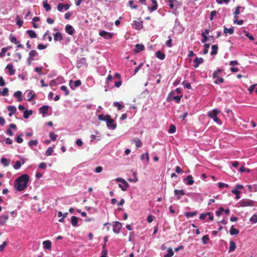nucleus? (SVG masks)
Masks as SVG:
<instances>
[{
  "label": "nucleus",
  "instance_id": "obj_1",
  "mask_svg": "<svg viewBox=\"0 0 257 257\" xmlns=\"http://www.w3.org/2000/svg\"><path fill=\"white\" fill-rule=\"evenodd\" d=\"M29 179L27 174L21 175L15 181V188L19 191H23L27 187Z\"/></svg>",
  "mask_w": 257,
  "mask_h": 257
},
{
  "label": "nucleus",
  "instance_id": "obj_2",
  "mask_svg": "<svg viewBox=\"0 0 257 257\" xmlns=\"http://www.w3.org/2000/svg\"><path fill=\"white\" fill-rule=\"evenodd\" d=\"M98 118L100 120L105 121L107 126L108 127L115 128L116 127V124L114 123V119L111 118L109 114H99L98 116Z\"/></svg>",
  "mask_w": 257,
  "mask_h": 257
},
{
  "label": "nucleus",
  "instance_id": "obj_3",
  "mask_svg": "<svg viewBox=\"0 0 257 257\" xmlns=\"http://www.w3.org/2000/svg\"><path fill=\"white\" fill-rule=\"evenodd\" d=\"M223 71L222 69H217L212 74V78L215 80L214 83L217 84H220L224 82V79L219 76V74Z\"/></svg>",
  "mask_w": 257,
  "mask_h": 257
},
{
  "label": "nucleus",
  "instance_id": "obj_4",
  "mask_svg": "<svg viewBox=\"0 0 257 257\" xmlns=\"http://www.w3.org/2000/svg\"><path fill=\"white\" fill-rule=\"evenodd\" d=\"M219 111L216 109H213L212 110L208 112V115L209 117L212 118L213 120L218 124H221V121L219 119L217 115L219 113Z\"/></svg>",
  "mask_w": 257,
  "mask_h": 257
},
{
  "label": "nucleus",
  "instance_id": "obj_5",
  "mask_svg": "<svg viewBox=\"0 0 257 257\" xmlns=\"http://www.w3.org/2000/svg\"><path fill=\"white\" fill-rule=\"evenodd\" d=\"M254 201L248 199H243L238 202V206L242 207L252 206L254 205Z\"/></svg>",
  "mask_w": 257,
  "mask_h": 257
},
{
  "label": "nucleus",
  "instance_id": "obj_6",
  "mask_svg": "<svg viewBox=\"0 0 257 257\" xmlns=\"http://www.w3.org/2000/svg\"><path fill=\"white\" fill-rule=\"evenodd\" d=\"M115 181L121 183V184H118V186L122 191H125L126 190L129 185L124 179L121 178H117L115 179Z\"/></svg>",
  "mask_w": 257,
  "mask_h": 257
},
{
  "label": "nucleus",
  "instance_id": "obj_7",
  "mask_svg": "<svg viewBox=\"0 0 257 257\" xmlns=\"http://www.w3.org/2000/svg\"><path fill=\"white\" fill-rule=\"evenodd\" d=\"M143 22L139 20H136L133 22L132 27L136 30H141L143 28Z\"/></svg>",
  "mask_w": 257,
  "mask_h": 257
},
{
  "label": "nucleus",
  "instance_id": "obj_8",
  "mask_svg": "<svg viewBox=\"0 0 257 257\" xmlns=\"http://www.w3.org/2000/svg\"><path fill=\"white\" fill-rule=\"evenodd\" d=\"M172 94H173V93L172 92H171L169 95L168 96V97H167V100L168 101H172V100H175L176 102L177 103H179L180 101V100L181 99V98L182 97V95H181V96H173V98H171V96Z\"/></svg>",
  "mask_w": 257,
  "mask_h": 257
},
{
  "label": "nucleus",
  "instance_id": "obj_9",
  "mask_svg": "<svg viewBox=\"0 0 257 257\" xmlns=\"http://www.w3.org/2000/svg\"><path fill=\"white\" fill-rule=\"evenodd\" d=\"M122 227L121 224L118 221H115L113 224V231L115 233H118Z\"/></svg>",
  "mask_w": 257,
  "mask_h": 257
},
{
  "label": "nucleus",
  "instance_id": "obj_10",
  "mask_svg": "<svg viewBox=\"0 0 257 257\" xmlns=\"http://www.w3.org/2000/svg\"><path fill=\"white\" fill-rule=\"evenodd\" d=\"M99 35L105 39H110L112 37L113 34L105 31H101L99 32Z\"/></svg>",
  "mask_w": 257,
  "mask_h": 257
},
{
  "label": "nucleus",
  "instance_id": "obj_11",
  "mask_svg": "<svg viewBox=\"0 0 257 257\" xmlns=\"http://www.w3.org/2000/svg\"><path fill=\"white\" fill-rule=\"evenodd\" d=\"M135 47L136 48L133 50L135 53H140L141 51H142L145 49L144 45L142 44H138L136 45Z\"/></svg>",
  "mask_w": 257,
  "mask_h": 257
},
{
  "label": "nucleus",
  "instance_id": "obj_12",
  "mask_svg": "<svg viewBox=\"0 0 257 257\" xmlns=\"http://www.w3.org/2000/svg\"><path fill=\"white\" fill-rule=\"evenodd\" d=\"M72 83L73 81L70 80L69 81V85L72 89H74L76 87H78L81 85V81L80 80H77L74 81V86H72Z\"/></svg>",
  "mask_w": 257,
  "mask_h": 257
},
{
  "label": "nucleus",
  "instance_id": "obj_13",
  "mask_svg": "<svg viewBox=\"0 0 257 257\" xmlns=\"http://www.w3.org/2000/svg\"><path fill=\"white\" fill-rule=\"evenodd\" d=\"M90 141L93 142L95 141H99L101 138V136L99 135V133L97 132H95V135H91L90 136Z\"/></svg>",
  "mask_w": 257,
  "mask_h": 257
},
{
  "label": "nucleus",
  "instance_id": "obj_14",
  "mask_svg": "<svg viewBox=\"0 0 257 257\" xmlns=\"http://www.w3.org/2000/svg\"><path fill=\"white\" fill-rule=\"evenodd\" d=\"M174 194L176 196L177 199H181V196H183L185 195V192L183 190H175Z\"/></svg>",
  "mask_w": 257,
  "mask_h": 257
},
{
  "label": "nucleus",
  "instance_id": "obj_15",
  "mask_svg": "<svg viewBox=\"0 0 257 257\" xmlns=\"http://www.w3.org/2000/svg\"><path fill=\"white\" fill-rule=\"evenodd\" d=\"M65 30L66 33H67L68 34L70 35H73L75 31L73 27L70 25H67L66 26Z\"/></svg>",
  "mask_w": 257,
  "mask_h": 257
},
{
  "label": "nucleus",
  "instance_id": "obj_16",
  "mask_svg": "<svg viewBox=\"0 0 257 257\" xmlns=\"http://www.w3.org/2000/svg\"><path fill=\"white\" fill-rule=\"evenodd\" d=\"M203 62V59L202 58H196L194 60V67L197 68L199 65Z\"/></svg>",
  "mask_w": 257,
  "mask_h": 257
},
{
  "label": "nucleus",
  "instance_id": "obj_17",
  "mask_svg": "<svg viewBox=\"0 0 257 257\" xmlns=\"http://www.w3.org/2000/svg\"><path fill=\"white\" fill-rule=\"evenodd\" d=\"M9 218L8 215H2L0 216V225H4Z\"/></svg>",
  "mask_w": 257,
  "mask_h": 257
},
{
  "label": "nucleus",
  "instance_id": "obj_18",
  "mask_svg": "<svg viewBox=\"0 0 257 257\" xmlns=\"http://www.w3.org/2000/svg\"><path fill=\"white\" fill-rule=\"evenodd\" d=\"M44 248L46 249L50 250L51 249L52 243L50 240H45L43 242Z\"/></svg>",
  "mask_w": 257,
  "mask_h": 257
},
{
  "label": "nucleus",
  "instance_id": "obj_19",
  "mask_svg": "<svg viewBox=\"0 0 257 257\" xmlns=\"http://www.w3.org/2000/svg\"><path fill=\"white\" fill-rule=\"evenodd\" d=\"M49 106L43 105L39 108V112L42 114H46L48 113Z\"/></svg>",
  "mask_w": 257,
  "mask_h": 257
},
{
  "label": "nucleus",
  "instance_id": "obj_20",
  "mask_svg": "<svg viewBox=\"0 0 257 257\" xmlns=\"http://www.w3.org/2000/svg\"><path fill=\"white\" fill-rule=\"evenodd\" d=\"M6 68L9 71V74L10 75H13L15 74V70L13 69V65L12 64H8Z\"/></svg>",
  "mask_w": 257,
  "mask_h": 257
},
{
  "label": "nucleus",
  "instance_id": "obj_21",
  "mask_svg": "<svg viewBox=\"0 0 257 257\" xmlns=\"http://www.w3.org/2000/svg\"><path fill=\"white\" fill-rule=\"evenodd\" d=\"M8 110L10 111V112L9 114V115L10 116H12L14 114H15L17 111V108L14 106H9L8 107Z\"/></svg>",
  "mask_w": 257,
  "mask_h": 257
},
{
  "label": "nucleus",
  "instance_id": "obj_22",
  "mask_svg": "<svg viewBox=\"0 0 257 257\" xmlns=\"http://www.w3.org/2000/svg\"><path fill=\"white\" fill-rule=\"evenodd\" d=\"M156 56L160 60H164L165 58V54L161 51H158L156 52Z\"/></svg>",
  "mask_w": 257,
  "mask_h": 257
},
{
  "label": "nucleus",
  "instance_id": "obj_23",
  "mask_svg": "<svg viewBox=\"0 0 257 257\" xmlns=\"http://www.w3.org/2000/svg\"><path fill=\"white\" fill-rule=\"evenodd\" d=\"M36 95L32 91H30L27 94L28 101H31L36 97Z\"/></svg>",
  "mask_w": 257,
  "mask_h": 257
},
{
  "label": "nucleus",
  "instance_id": "obj_24",
  "mask_svg": "<svg viewBox=\"0 0 257 257\" xmlns=\"http://www.w3.org/2000/svg\"><path fill=\"white\" fill-rule=\"evenodd\" d=\"M62 39V36L60 32H57L54 34V40L55 41H61Z\"/></svg>",
  "mask_w": 257,
  "mask_h": 257
},
{
  "label": "nucleus",
  "instance_id": "obj_25",
  "mask_svg": "<svg viewBox=\"0 0 257 257\" xmlns=\"http://www.w3.org/2000/svg\"><path fill=\"white\" fill-rule=\"evenodd\" d=\"M223 32L225 35L229 34L230 35L233 34L234 33V28L233 27L228 29L224 27Z\"/></svg>",
  "mask_w": 257,
  "mask_h": 257
},
{
  "label": "nucleus",
  "instance_id": "obj_26",
  "mask_svg": "<svg viewBox=\"0 0 257 257\" xmlns=\"http://www.w3.org/2000/svg\"><path fill=\"white\" fill-rule=\"evenodd\" d=\"M187 180L186 184L188 185H191L194 183V180L191 175H188L186 179Z\"/></svg>",
  "mask_w": 257,
  "mask_h": 257
},
{
  "label": "nucleus",
  "instance_id": "obj_27",
  "mask_svg": "<svg viewBox=\"0 0 257 257\" xmlns=\"http://www.w3.org/2000/svg\"><path fill=\"white\" fill-rule=\"evenodd\" d=\"M14 96L18 99V101H21L22 100V93L21 91H18L14 93Z\"/></svg>",
  "mask_w": 257,
  "mask_h": 257
},
{
  "label": "nucleus",
  "instance_id": "obj_28",
  "mask_svg": "<svg viewBox=\"0 0 257 257\" xmlns=\"http://www.w3.org/2000/svg\"><path fill=\"white\" fill-rule=\"evenodd\" d=\"M241 8L242 9V10H244V8L243 7H241L240 6H237L236 8H235V11L233 13V17H234V18H238V15L239 14L240 12H239V9Z\"/></svg>",
  "mask_w": 257,
  "mask_h": 257
},
{
  "label": "nucleus",
  "instance_id": "obj_29",
  "mask_svg": "<svg viewBox=\"0 0 257 257\" xmlns=\"http://www.w3.org/2000/svg\"><path fill=\"white\" fill-rule=\"evenodd\" d=\"M229 244H230V246L229 248L228 251H229V252H231L235 250V249L236 248V244L233 241H230L229 242Z\"/></svg>",
  "mask_w": 257,
  "mask_h": 257
},
{
  "label": "nucleus",
  "instance_id": "obj_30",
  "mask_svg": "<svg viewBox=\"0 0 257 257\" xmlns=\"http://www.w3.org/2000/svg\"><path fill=\"white\" fill-rule=\"evenodd\" d=\"M27 33L28 34L29 36L31 38H36L37 36L36 33L33 30H28L27 31Z\"/></svg>",
  "mask_w": 257,
  "mask_h": 257
},
{
  "label": "nucleus",
  "instance_id": "obj_31",
  "mask_svg": "<svg viewBox=\"0 0 257 257\" xmlns=\"http://www.w3.org/2000/svg\"><path fill=\"white\" fill-rule=\"evenodd\" d=\"M43 5L46 11L48 12L51 10V6L47 3V0H44L43 2Z\"/></svg>",
  "mask_w": 257,
  "mask_h": 257
},
{
  "label": "nucleus",
  "instance_id": "obj_32",
  "mask_svg": "<svg viewBox=\"0 0 257 257\" xmlns=\"http://www.w3.org/2000/svg\"><path fill=\"white\" fill-rule=\"evenodd\" d=\"M212 51L210 54L211 55H216L217 53L218 46L216 45H213L211 46Z\"/></svg>",
  "mask_w": 257,
  "mask_h": 257
},
{
  "label": "nucleus",
  "instance_id": "obj_33",
  "mask_svg": "<svg viewBox=\"0 0 257 257\" xmlns=\"http://www.w3.org/2000/svg\"><path fill=\"white\" fill-rule=\"evenodd\" d=\"M231 235H236L239 233L238 230L235 229L233 225H232L229 230Z\"/></svg>",
  "mask_w": 257,
  "mask_h": 257
},
{
  "label": "nucleus",
  "instance_id": "obj_34",
  "mask_svg": "<svg viewBox=\"0 0 257 257\" xmlns=\"http://www.w3.org/2000/svg\"><path fill=\"white\" fill-rule=\"evenodd\" d=\"M196 214H197L196 211L188 212L185 213V215L187 218H190V217H193L195 216L196 215Z\"/></svg>",
  "mask_w": 257,
  "mask_h": 257
},
{
  "label": "nucleus",
  "instance_id": "obj_35",
  "mask_svg": "<svg viewBox=\"0 0 257 257\" xmlns=\"http://www.w3.org/2000/svg\"><path fill=\"white\" fill-rule=\"evenodd\" d=\"M77 221H78L77 217H76V216H74L72 217L71 222V224L73 226L75 227L77 225Z\"/></svg>",
  "mask_w": 257,
  "mask_h": 257
},
{
  "label": "nucleus",
  "instance_id": "obj_36",
  "mask_svg": "<svg viewBox=\"0 0 257 257\" xmlns=\"http://www.w3.org/2000/svg\"><path fill=\"white\" fill-rule=\"evenodd\" d=\"M174 255V252L171 247L168 248V253H166L164 257H172Z\"/></svg>",
  "mask_w": 257,
  "mask_h": 257
},
{
  "label": "nucleus",
  "instance_id": "obj_37",
  "mask_svg": "<svg viewBox=\"0 0 257 257\" xmlns=\"http://www.w3.org/2000/svg\"><path fill=\"white\" fill-rule=\"evenodd\" d=\"M1 162L5 167H7L9 166L10 161L9 160H8L5 158H2L1 160Z\"/></svg>",
  "mask_w": 257,
  "mask_h": 257
},
{
  "label": "nucleus",
  "instance_id": "obj_38",
  "mask_svg": "<svg viewBox=\"0 0 257 257\" xmlns=\"http://www.w3.org/2000/svg\"><path fill=\"white\" fill-rule=\"evenodd\" d=\"M231 192L236 195L235 199L238 200L240 198V191L239 190H236V189H232L231 190Z\"/></svg>",
  "mask_w": 257,
  "mask_h": 257
},
{
  "label": "nucleus",
  "instance_id": "obj_39",
  "mask_svg": "<svg viewBox=\"0 0 257 257\" xmlns=\"http://www.w3.org/2000/svg\"><path fill=\"white\" fill-rule=\"evenodd\" d=\"M33 113L32 110H26L24 112L23 116L25 118H28Z\"/></svg>",
  "mask_w": 257,
  "mask_h": 257
},
{
  "label": "nucleus",
  "instance_id": "obj_40",
  "mask_svg": "<svg viewBox=\"0 0 257 257\" xmlns=\"http://www.w3.org/2000/svg\"><path fill=\"white\" fill-rule=\"evenodd\" d=\"M113 105L114 106L117 107L118 110H121L124 107V105L120 104L118 102H114Z\"/></svg>",
  "mask_w": 257,
  "mask_h": 257
},
{
  "label": "nucleus",
  "instance_id": "obj_41",
  "mask_svg": "<svg viewBox=\"0 0 257 257\" xmlns=\"http://www.w3.org/2000/svg\"><path fill=\"white\" fill-rule=\"evenodd\" d=\"M202 240L204 244H207L209 240V236L208 235H204L202 238Z\"/></svg>",
  "mask_w": 257,
  "mask_h": 257
},
{
  "label": "nucleus",
  "instance_id": "obj_42",
  "mask_svg": "<svg viewBox=\"0 0 257 257\" xmlns=\"http://www.w3.org/2000/svg\"><path fill=\"white\" fill-rule=\"evenodd\" d=\"M17 25L19 26V28H21L23 24V21L20 19V18L17 16Z\"/></svg>",
  "mask_w": 257,
  "mask_h": 257
},
{
  "label": "nucleus",
  "instance_id": "obj_43",
  "mask_svg": "<svg viewBox=\"0 0 257 257\" xmlns=\"http://www.w3.org/2000/svg\"><path fill=\"white\" fill-rule=\"evenodd\" d=\"M53 150L52 147H49L46 151L45 155L47 156H50L52 155Z\"/></svg>",
  "mask_w": 257,
  "mask_h": 257
},
{
  "label": "nucleus",
  "instance_id": "obj_44",
  "mask_svg": "<svg viewBox=\"0 0 257 257\" xmlns=\"http://www.w3.org/2000/svg\"><path fill=\"white\" fill-rule=\"evenodd\" d=\"M182 85L185 88H187L188 89H191V85L190 83L187 82L186 81H183L182 82Z\"/></svg>",
  "mask_w": 257,
  "mask_h": 257
},
{
  "label": "nucleus",
  "instance_id": "obj_45",
  "mask_svg": "<svg viewBox=\"0 0 257 257\" xmlns=\"http://www.w3.org/2000/svg\"><path fill=\"white\" fill-rule=\"evenodd\" d=\"M141 160H144L145 159H146L147 160V162H148L149 161V154L148 153H146L145 154H143L141 155Z\"/></svg>",
  "mask_w": 257,
  "mask_h": 257
},
{
  "label": "nucleus",
  "instance_id": "obj_46",
  "mask_svg": "<svg viewBox=\"0 0 257 257\" xmlns=\"http://www.w3.org/2000/svg\"><path fill=\"white\" fill-rule=\"evenodd\" d=\"M204 46V49L203 50V54L205 55L208 53V49L210 47V45L209 44H205Z\"/></svg>",
  "mask_w": 257,
  "mask_h": 257
},
{
  "label": "nucleus",
  "instance_id": "obj_47",
  "mask_svg": "<svg viewBox=\"0 0 257 257\" xmlns=\"http://www.w3.org/2000/svg\"><path fill=\"white\" fill-rule=\"evenodd\" d=\"M244 33L245 34V35L246 37H247L250 40H253L254 37L253 36H252L250 33H249L248 32L244 31Z\"/></svg>",
  "mask_w": 257,
  "mask_h": 257
},
{
  "label": "nucleus",
  "instance_id": "obj_48",
  "mask_svg": "<svg viewBox=\"0 0 257 257\" xmlns=\"http://www.w3.org/2000/svg\"><path fill=\"white\" fill-rule=\"evenodd\" d=\"M61 90L65 92V95H68L69 94V90L67 89V87L64 85L61 87Z\"/></svg>",
  "mask_w": 257,
  "mask_h": 257
},
{
  "label": "nucleus",
  "instance_id": "obj_49",
  "mask_svg": "<svg viewBox=\"0 0 257 257\" xmlns=\"http://www.w3.org/2000/svg\"><path fill=\"white\" fill-rule=\"evenodd\" d=\"M217 12L216 11H212L210 12V20L212 21L214 18V17L216 15Z\"/></svg>",
  "mask_w": 257,
  "mask_h": 257
},
{
  "label": "nucleus",
  "instance_id": "obj_50",
  "mask_svg": "<svg viewBox=\"0 0 257 257\" xmlns=\"http://www.w3.org/2000/svg\"><path fill=\"white\" fill-rule=\"evenodd\" d=\"M9 89L8 88L5 87L3 89V91L1 92V94L3 96H7L8 94Z\"/></svg>",
  "mask_w": 257,
  "mask_h": 257
},
{
  "label": "nucleus",
  "instance_id": "obj_51",
  "mask_svg": "<svg viewBox=\"0 0 257 257\" xmlns=\"http://www.w3.org/2000/svg\"><path fill=\"white\" fill-rule=\"evenodd\" d=\"M10 40L12 43L17 44V43H18V41H17V39L15 36L11 35L10 36Z\"/></svg>",
  "mask_w": 257,
  "mask_h": 257
},
{
  "label": "nucleus",
  "instance_id": "obj_52",
  "mask_svg": "<svg viewBox=\"0 0 257 257\" xmlns=\"http://www.w3.org/2000/svg\"><path fill=\"white\" fill-rule=\"evenodd\" d=\"M28 144L30 147H32L33 146H36L38 144V141L36 140H31L29 142Z\"/></svg>",
  "mask_w": 257,
  "mask_h": 257
},
{
  "label": "nucleus",
  "instance_id": "obj_53",
  "mask_svg": "<svg viewBox=\"0 0 257 257\" xmlns=\"http://www.w3.org/2000/svg\"><path fill=\"white\" fill-rule=\"evenodd\" d=\"M168 40H167L166 42V44L167 46H168L169 47H172V39L171 38V37L169 36L168 37Z\"/></svg>",
  "mask_w": 257,
  "mask_h": 257
},
{
  "label": "nucleus",
  "instance_id": "obj_54",
  "mask_svg": "<svg viewBox=\"0 0 257 257\" xmlns=\"http://www.w3.org/2000/svg\"><path fill=\"white\" fill-rule=\"evenodd\" d=\"M218 186L219 188L221 189L224 187H228L229 185L227 184H225L224 183L219 182L218 183Z\"/></svg>",
  "mask_w": 257,
  "mask_h": 257
},
{
  "label": "nucleus",
  "instance_id": "obj_55",
  "mask_svg": "<svg viewBox=\"0 0 257 257\" xmlns=\"http://www.w3.org/2000/svg\"><path fill=\"white\" fill-rule=\"evenodd\" d=\"M249 220L252 223H256L257 222V216L256 215H253L249 219Z\"/></svg>",
  "mask_w": 257,
  "mask_h": 257
},
{
  "label": "nucleus",
  "instance_id": "obj_56",
  "mask_svg": "<svg viewBox=\"0 0 257 257\" xmlns=\"http://www.w3.org/2000/svg\"><path fill=\"white\" fill-rule=\"evenodd\" d=\"M38 54V53L36 50H31L29 54V55L31 57H34Z\"/></svg>",
  "mask_w": 257,
  "mask_h": 257
},
{
  "label": "nucleus",
  "instance_id": "obj_57",
  "mask_svg": "<svg viewBox=\"0 0 257 257\" xmlns=\"http://www.w3.org/2000/svg\"><path fill=\"white\" fill-rule=\"evenodd\" d=\"M49 137L52 141H55L57 138V135H56L53 133H50L49 135Z\"/></svg>",
  "mask_w": 257,
  "mask_h": 257
},
{
  "label": "nucleus",
  "instance_id": "obj_58",
  "mask_svg": "<svg viewBox=\"0 0 257 257\" xmlns=\"http://www.w3.org/2000/svg\"><path fill=\"white\" fill-rule=\"evenodd\" d=\"M201 35L203 37V39L201 40V42L203 43H205V42L208 40V37L207 35H205V34H201Z\"/></svg>",
  "mask_w": 257,
  "mask_h": 257
},
{
  "label": "nucleus",
  "instance_id": "obj_59",
  "mask_svg": "<svg viewBox=\"0 0 257 257\" xmlns=\"http://www.w3.org/2000/svg\"><path fill=\"white\" fill-rule=\"evenodd\" d=\"M129 6L134 9H136L138 8L137 5H134V1H130L128 2Z\"/></svg>",
  "mask_w": 257,
  "mask_h": 257
},
{
  "label": "nucleus",
  "instance_id": "obj_60",
  "mask_svg": "<svg viewBox=\"0 0 257 257\" xmlns=\"http://www.w3.org/2000/svg\"><path fill=\"white\" fill-rule=\"evenodd\" d=\"M233 22L234 23H236L239 25H241L243 23V21L242 20H238L237 18H234Z\"/></svg>",
  "mask_w": 257,
  "mask_h": 257
},
{
  "label": "nucleus",
  "instance_id": "obj_61",
  "mask_svg": "<svg viewBox=\"0 0 257 257\" xmlns=\"http://www.w3.org/2000/svg\"><path fill=\"white\" fill-rule=\"evenodd\" d=\"M63 6H64V4H62V3L59 4L57 6V10L59 12H62L63 11V9H64Z\"/></svg>",
  "mask_w": 257,
  "mask_h": 257
},
{
  "label": "nucleus",
  "instance_id": "obj_62",
  "mask_svg": "<svg viewBox=\"0 0 257 257\" xmlns=\"http://www.w3.org/2000/svg\"><path fill=\"white\" fill-rule=\"evenodd\" d=\"M143 66V64L142 63H140L135 69V74H136L142 68Z\"/></svg>",
  "mask_w": 257,
  "mask_h": 257
},
{
  "label": "nucleus",
  "instance_id": "obj_63",
  "mask_svg": "<svg viewBox=\"0 0 257 257\" xmlns=\"http://www.w3.org/2000/svg\"><path fill=\"white\" fill-rule=\"evenodd\" d=\"M256 86V84L251 85L249 86V87L248 89V91H249V93H252L253 90L254 89V88Z\"/></svg>",
  "mask_w": 257,
  "mask_h": 257
},
{
  "label": "nucleus",
  "instance_id": "obj_64",
  "mask_svg": "<svg viewBox=\"0 0 257 257\" xmlns=\"http://www.w3.org/2000/svg\"><path fill=\"white\" fill-rule=\"evenodd\" d=\"M21 166V164L20 161H17L14 165V168L15 169H19Z\"/></svg>",
  "mask_w": 257,
  "mask_h": 257
}]
</instances>
